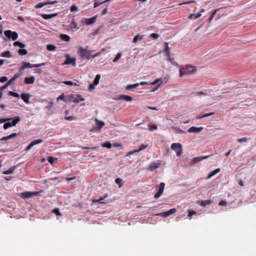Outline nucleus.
Here are the masks:
<instances>
[{
	"instance_id": "nucleus-1",
	"label": "nucleus",
	"mask_w": 256,
	"mask_h": 256,
	"mask_svg": "<svg viewBox=\"0 0 256 256\" xmlns=\"http://www.w3.org/2000/svg\"><path fill=\"white\" fill-rule=\"evenodd\" d=\"M94 52V50H88L86 48L80 47L78 50V52L81 58H84L87 60H90L91 58L98 56L101 54V52H98L95 54H92Z\"/></svg>"
},
{
	"instance_id": "nucleus-2",
	"label": "nucleus",
	"mask_w": 256,
	"mask_h": 256,
	"mask_svg": "<svg viewBox=\"0 0 256 256\" xmlns=\"http://www.w3.org/2000/svg\"><path fill=\"white\" fill-rule=\"evenodd\" d=\"M196 68L195 66H192L190 64L186 65L185 68H181L180 70V76L192 74L196 72Z\"/></svg>"
},
{
	"instance_id": "nucleus-3",
	"label": "nucleus",
	"mask_w": 256,
	"mask_h": 256,
	"mask_svg": "<svg viewBox=\"0 0 256 256\" xmlns=\"http://www.w3.org/2000/svg\"><path fill=\"white\" fill-rule=\"evenodd\" d=\"M12 118L11 122L10 121H7L4 124L3 128L4 130H6L12 126H15L20 121V118L19 116H16Z\"/></svg>"
},
{
	"instance_id": "nucleus-4",
	"label": "nucleus",
	"mask_w": 256,
	"mask_h": 256,
	"mask_svg": "<svg viewBox=\"0 0 256 256\" xmlns=\"http://www.w3.org/2000/svg\"><path fill=\"white\" fill-rule=\"evenodd\" d=\"M44 65H45V63L32 64H30V62H22V66L20 67V70H22L26 68H38V67L43 66Z\"/></svg>"
},
{
	"instance_id": "nucleus-5",
	"label": "nucleus",
	"mask_w": 256,
	"mask_h": 256,
	"mask_svg": "<svg viewBox=\"0 0 256 256\" xmlns=\"http://www.w3.org/2000/svg\"><path fill=\"white\" fill-rule=\"evenodd\" d=\"M171 148L174 150L176 156H181L182 152V145L180 143H173L171 145Z\"/></svg>"
},
{
	"instance_id": "nucleus-6",
	"label": "nucleus",
	"mask_w": 256,
	"mask_h": 256,
	"mask_svg": "<svg viewBox=\"0 0 256 256\" xmlns=\"http://www.w3.org/2000/svg\"><path fill=\"white\" fill-rule=\"evenodd\" d=\"M4 34L8 38H12V40H15L18 38V34L16 32L7 30L4 31Z\"/></svg>"
},
{
	"instance_id": "nucleus-7",
	"label": "nucleus",
	"mask_w": 256,
	"mask_h": 256,
	"mask_svg": "<svg viewBox=\"0 0 256 256\" xmlns=\"http://www.w3.org/2000/svg\"><path fill=\"white\" fill-rule=\"evenodd\" d=\"M65 57L66 58V60L64 62V64H62V65L72 64L73 66H76V58H70V56L68 54H66Z\"/></svg>"
},
{
	"instance_id": "nucleus-8",
	"label": "nucleus",
	"mask_w": 256,
	"mask_h": 256,
	"mask_svg": "<svg viewBox=\"0 0 256 256\" xmlns=\"http://www.w3.org/2000/svg\"><path fill=\"white\" fill-rule=\"evenodd\" d=\"M165 186V184L164 182H161L160 184L158 192L155 194L154 198H160L162 194Z\"/></svg>"
},
{
	"instance_id": "nucleus-9",
	"label": "nucleus",
	"mask_w": 256,
	"mask_h": 256,
	"mask_svg": "<svg viewBox=\"0 0 256 256\" xmlns=\"http://www.w3.org/2000/svg\"><path fill=\"white\" fill-rule=\"evenodd\" d=\"M176 212V209L175 208H174L170 209V210H169L168 211H166V212H164L159 213V214H157V215L166 218V217H167V216H170V214H174V212Z\"/></svg>"
},
{
	"instance_id": "nucleus-10",
	"label": "nucleus",
	"mask_w": 256,
	"mask_h": 256,
	"mask_svg": "<svg viewBox=\"0 0 256 256\" xmlns=\"http://www.w3.org/2000/svg\"><path fill=\"white\" fill-rule=\"evenodd\" d=\"M38 192H22L20 194V196L22 198H30L32 196H36Z\"/></svg>"
},
{
	"instance_id": "nucleus-11",
	"label": "nucleus",
	"mask_w": 256,
	"mask_h": 256,
	"mask_svg": "<svg viewBox=\"0 0 256 256\" xmlns=\"http://www.w3.org/2000/svg\"><path fill=\"white\" fill-rule=\"evenodd\" d=\"M42 142V140L39 139L32 142L25 149L26 151L29 150L34 145L40 144Z\"/></svg>"
},
{
	"instance_id": "nucleus-12",
	"label": "nucleus",
	"mask_w": 256,
	"mask_h": 256,
	"mask_svg": "<svg viewBox=\"0 0 256 256\" xmlns=\"http://www.w3.org/2000/svg\"><path fill=\"white\" fill-rule=\"evenodd\" d=\"M56 3H57L56 1H52V2H40V3H38L35 6V8H40L47 4H55Z\"/></svg>"
},
{
	"instance_id": "nucleus-13",
	"label": "nucleus",
	"mask_w": 256,
	"mask_h": 256,
	"mask_svg": "<svg viewBox=\"0 0 256 256\" xmlns=\"http://www.w3.org/2000/svg\"><path fill=\"white\" fill-rule=\"evenodd\" d=\"M202 129V127L197 128L195 126H192L188 128V131L189 132H201Z\"/></svg>"
},
{
	"instance_id": "nucleus-14",
	"label": "nucleus",
	"mask_w": 256,
	"mask_h": 256,
	"mask_svg": "<svg viewBox=\"0 0 256 256\" xmlns=\"http://www.w3.org/2000/svg\"><path fill=\"white\" fill-rule=\"evenodd\" d=\"M18 134L16 133H12L8 136H4L2 138L0 139V141H3V140H7L13 138H16L17 136H18Z\"/></svg>"
},
{
	"instance_id": "nucleus-15",
	"label": "nucleus",
	"mask_w": 256,
	"mask_h": 256,
	"mask_svg": "<svg viewBox=\"0 0 256 256\" xmlns=\"http://www.w3.org/2000/svg\"><path fill=\"white\" fill-rule=\"evenodd\" d=\"M210 155L204 156H198V157H196L194 158L192 160V162L194 164H196L197 162H200L201 160L206 159L210 156Z\"/></svg>"
},
{
	"instance_id": "nucleus-16",
	"label": "nucleus",
	"mask_w": 256,
	"mask_h": 256,
	"mask_svg": "<svg viewBox=\"0 0 256 256\" xmlns=\"http://www.w3.org/2000/svg\"><path fill=\"white\" fill-rule=\"evenodd\" d=\"M96 16H93V17L89 18H86L85 20V22L86 25L92 24L96 22Z\"/></svg>"
},
{
	"instance_id": "nucleus-17",
	"label": "nucleus",
	"mask_w": 256,
	"mask_h": 256,
	"mask_svg": "<svg viewBox=\"0 0 256 256\" xmlns=\"http://www.w3.org/2000/svg\"><path fill=\"white\" fill-rule=\"evenodd\" d=\"M58 14H42L41 16L44 20H48L56 16Z\"/></svg>"
},
{
	"instance_id": "nucleus-18",
	"label": "nucleus",
	"mask_w": 256,
	"mask_h": 256,
	"mask_svg": "<svg viewBox=\"0 0 256 256\" xmlns=\"http://www.w3.org/2000/svg\"><path fill=\"white\" fill-rule=\"evenodd\" d=\"M30 98V95L28 94L22 93L21 94V98L26 103L29 102Z\"/></svg>"
},
{
	"instance_id": "nucleus-19",
	"label": "nucleus",
	"mask_w": 256,
	"mask_h": 256,
	"mask_svg": "<svg viewBox=\"0 0 256 256\" xmlns=\"http://www.w3.org/2000/svg\"><path fill=\"white\" fill-rule=\"evenodd\" d=\"M160 166V163L154 162L150 165L148 170L150 171H153L157 169Z\"/></svg>"
},
{
	"instance_id": "nucleus-20",
	"label": "nucleus",
	"mask_w": 256,
	"mask_h": 256,
	"mask_svg": "<svg viewBox=\"0 0 256 256\" xmlns=\"http://www.w3.org/2000/svg\"><path fill=\"white\" fill-rule=\"evenodd\" d=\"M35 78L34 76H31L28 78H26L24 80V82L26 84H32L34 82Z\"/></svg>"
},
{
	"instance_id": "nucleus-21",
	"label": "nucleus",
	"mask_w": 256,
	"mask_h": 256,
	"mask_svg": "<svg viewBox=\"0 0 256 256\" xmlns=\"http://www.w3.org/2000/svg\"><path fill=\"white\" fill-rule=\"evenodd\" d=\"M147 147V146L146 145H144V144H142L140 147V148L137 150H132V152H129V154H132L134 153H136V152H138L141 150H144V149H145Z\"/></svg>"
},
{
	"instance_id": "nucleus-22",
	"label": "nucleus",
	"mask_w": 256,
	"mask_h": 256,
	"mask_svg": "<svg viewBox=\"0 0 256 256\" xmlns=\"http://www.w3.org/2000/svg\"><path fill=\"white\" fill-rule=\"evenodd\" d=\"M60 38L64 41L69 42L70 40V38L69 36L66 34H61L60 35Z\"/></svg>"
},
{
	"instance_id": "nucleus-23",
	"label": "nucleus",
	"mask_w": 256,
	"mask_h": 256,
	"mask_svg": "<svg viewBox=\"0 0 256 256\" xmlns=\"http://www.w3.org/2000/svg\"><path fill=\"white\" fill-rule=\"evenodd\" d=\"M201 16H202L201 12H198L195 14H192L190 16L189 18L196 20V19H197V18H200Z\"/></svg>"
},
{
	"instance_id": "nucleus-24",
	"label": "nucleus",
	"mask_w": 256,
	"mask_h": 256,
	"mask_svg": "<svg viewBox=\"0 0 256 256\" xmlns=\"http://www.w3.org/2000/svg\"><path fill=\"white\" fill-rule=\"evenodd\" d=\"M220 172V168H216V169L214 170H213L212 172H210L208 174V178H210L211 177L214 176L215 174H216Z\"/></svg>"
},
{
	"instance_id": "nucleus-25",
	"label": "nucleus",
	"mask_w": 256,
	"mask_h": 256,
	"mask_svg": "<svg viewBox=\"0 0 256 256\" xmlns=\"http://www.w3.org/2000/svg\"><path fill=\"white\" fill-rule=\"evenodd\" d=\"M0 56L5 58H10L12 55L10 54V52L8 50H7L1 53Z\"/></svg>"
},
{
	"instance_id": "nucleus-26",
	"label": "nucleus",
	"mask_w": 256,
	"mask_h": 256,
	"mask_svg": "<svg viewBox=\"0 0 256 256\" xmlns=\"http://www.w3.org/2000/svg\"><path fill=\"white\" fill-rule=\"evenodd\" d=\"M139 85V83H136L133 84H128L126 86V89L129 90L132 88H137Z\"/></svg>"
},
{
	"instance_id": "nucleus-27",
	"label": "nucleus",
	"mask_w": 256,
	"mask_h": 256,
	"mask_svg": "<svg viewBox=\"0 0 256 256\" xmlns=\"http://www.w3.org/2000/svg\"><path fill=\"white\" fill-rule=\"evenodd\" d=\"M15 170V167L12 168H10L9 170H5L2 172V174H12L14 172V170Z\"/></svg>"
},
{
	"instance_id": "nucleus-28",
	"label": "nucleus",
	"mask_w": 256,
	"mask_h": 256,
	"mask_svg": "<svg viewBox=\"0 0 256 256\" xmlns=\"http://www.w3.org/2000/svg\"><path fill=\"white\" fill-rule=\"evenodd\" d=\"M56 47L53 44H48L46 46V48L49 51H54L56 50Z\"/></svg>"
},
{
	"instance_id": "nucleus-29",
	"label": "nucleus",
	"mask_w": 256,
	"mask_h": 256,
	"mask_svg": "<svg viewBox=\"0 0 256 256\" xmlns=\"http://www.w3.org/2000/svg\"><path fill=\"white\" fill-rule=\"evenodd\" d=\"M115 182L118 185V187L120 188L123 185L122 180L120 178H116Z\"/></svg>"
},
{
	"instance_id": "nucleus-30",
	"label": "nucleus",
	"mask_w": 256,
	"mask_h": 256,
	"mask_svg": "<svg viewBox=\"0 0 256 256\" xmlns=\"http://www.w3.org/2000/svg\"><path fill=\"white\" fill-rule=\"evenodd\" d=\"M14 46H19L20 48H24L25 47V44H24L19 42V41L15 42L14 43Z\"/></svg>"
},
{
	"instance_id": "nucleus-31",
	"label": "nucleus",
	"mask_w": 256,
	"mask_h": 256,
	"mask_svg": "<svg viewBox=\"0 0 256 256\" xmlns=\"http://www.w3.org/2000/svg\"><path fill=\"white\" fill-rule=\"evenodd\" d=\"M100 78V74H97L96 76L94 81L93 82V83L94 85H97L98 84Z\"/></svg>"
},
{
	"instance_id": "nucleus-32",
	"label": "nucleus",
	"mask_w": 256,
	"mask_h": 256,
	"mask_svg": "<svg viewBox=\"0 0 256 256\" xmlns=\"http://www.w3.org/2000/svg\"><path fill=\"white\" fill-rule=\"evenodd\" d=\"M214 114V112H210V113H207V114H204L203 116L197 117V118L198 119L202 118H206V117H208V116H212Z\"/></svg>"
},
{
	"instance_id": "nucleus-33",
	"label": "nucleus",
	"mask_w": 256,
	"mask_h": 256,
	"mask_svg": "<svg viewBox=\"0 0 256 256\" xmlns=\"http://www.w3.org/2000/svg\"><path fill=\"white\" fill-rule=\"evenodd\" d=\"M150 130H156L158 128L156 124H150L148 125Z\"/></svg>"
},
{
	"instance_id": "nucleus-34",
	"label": "nucleus",
	"mask_w": 256,
	"mask_h": 256,
	"mask_svg": "<svg viewBox=\"0 0 256 256\" xmlns=\"http://www.w3.org/2000/svg\"><path fill=\"white\" fill-rule=\"evenodd\" d=\"M18 53L20 55H26L27 54L28 52L26 49L22 48L18 50Z\"/></svg>"
},
{
	"instance_id": "nucleus-35",
	"label": "nucleus",
	"mask_w": 256,
	"mask_h": 256,
	"mask_svg": "<svg viewBox=\"0 0 256 256\" xmlns=\"http://www.w3.org/2000/svg\"><path fill=\"white\" fill-rule=\"evenodd\" d=\"M102 146L108 148H110L112 146V144L109 142H106L102 144Z\"/></svg>"
},
{
	"instance_id": "nucleus-36",
	"label": "nucleus",
	"mask_w": 256,
	"mask_h": 256,
	"mask_svg": "<svg viewBox=\"0 0 256 256\" xmlns=\"http://www.w3.org/2000/svg\"><path fill=\"white\" fill-rule=\"evenodd\" d=\"M57 160L58 159L56 158H54L52 156H48V161L52 164L54 163V162L55 160Z\"/></svg>"
},
{
	"instance_id": "nucleus-37",
	"label": "nucleus",
	"mask_w": 256,
	"mask_h": 256,
	"mask_svg": "<svg viewBox=\"0 0 256 256\" xmlns=\"http://www.w3.org/2000/svg\"><path fill=\"white\" fill-rule=\"evenodd\" d=\"M210 204V200H203L201 201L200 205L203 206H205L206 205Z\"/></svg>"
},
{
	"instance_id": "nucleus-38",
	"label": "nucleus",
	"mask_w": 256,
	"mask_h": 256,
	"mask_svg": "<svg viewBox=\"0 0 256 256\" xmlns=\"http://www.w3.org/2000/svg\"><path fill=\"white\" fill-rule=\"evenodd\" d=\"M122 98L126 101H131L132 100V98L129 96L123 95Z\"/></svg>"
},
{
	"instance_id": "nucleus-39",
	"label": "nucleus",
	"mask_w": 256,
	"mask_h": 256,
	"mask_svg": "<svg viewBox=\"0 0 256 256\" xmlns=\"http://www.w3.org/2000/svg\"><path fill=\"white\" fill-rule=\"evenodd\" d=\"M165 52L166 53V56L168 57V58H170V48L168 46H166V48H165Z\"/></svg>"
},
{
	"instance_id": "nucleus-40",
	"label": "nucleus",
	"mask_w": 256,
	"mask_h": 256,
	"mask_svg": "<svg viewBox=\"0 0 256 256\" xmlns=\"http://www.w3.org/2000/svg\"><path fill=\"white\" fill-rule=\"evenodd\" d=\"M70 10L72 12L77 11L78 10V8L74 4L70 8Z\"/></svg>"
},
{
	"instance_id": "nucleus-41",
	"label": "nucleus",
	"mask_w": 256,
	"mask_h": 256,
	"mask_svg": "<svg viewBox=\"0 0 256 256\" xmlns=\"http://www.w3.org/2000/svg\"><path fill=\"white\" fill-rule=\"evenodd\" d=\"M9 94L10 96H12L16 97V98H18L20 96L18 94L15 92H12V91H10L9 92Z\"/></svg>"
},
{
	"instance_id": "nucleus-42",
	"label": "nucleus",
	"mask_w": 256,
	"mask_h": 256,
	"mask_svg": "<svg viewBox=\"0 0 256 256\" xmlns=\"http://www.w3.org/2000/svg\"><path fill=\"white\" fill-rule=\"evenodd\" d=\"M142 37H140V34H137L134 37V38L133 39V42L136 43L138 42V39H142Z\"/></svg>"
},
{
	"instance_id": "nucleus-43",
	"label": "nucleus",
	"mask_w": 256,
	"mask_h": 256,
	"mask_svg": "<svg viewBox=\"0 0 256 256\" xmlns=\"http://www.w3.org/2000/svg\"><path fill=\"white\" fill-rule=\"evenodd\" d=\"M122 56V54L120 52H118L115 58L113 60V62H116L117 60H118Z\"/></svg>"
},
{
	"instance_id": "nucleus-44",
	"label": "nucleus",
	"mask_w": 256,
	"mask_h": 256,
	"mask_svg": "<svg viewBox=\"0 0 256 256\" xmlns=\"http://www.w3.org/2000/svg\"><path fill=\"white\" fill-rule=\"evenodd\" d=\"M218 10H214V12H212L210 16V18H209V21L210 22H211L213 18L214 17L215 14H216V12Z\"/></svg>"
},
{
	"instance_id": "nucleus-45",
	"label": "nucleus",
	"mask_w": 256,
	"mask_h": 256,
	"mask_svg": "<svg viewBox=\"0 0 256 256\" xmlns=\"http://www.w3.org/2000/svg\"><path fill=\"white\" fill-rule=\"evenodd\" d=\"M97 124L100 126L99 129L100 130L104 125V123L102 121H98L96 120Z\"/></svg>"
},
{
	"instance_id": "nucleus-46",
	"label": "nucleus",
	"mask_w": 256,
	"mask_h": 256,
	"mask_svg": "<svg viewBox=\"0 0 256 256\" xmlns=\"http://www.w3.org/2000/svg\"><path fill=\"white\" fill-rule=\"evenodd\" d=\"M52 212L57 216H61V214L60 213L58 208H54L52 210Z\"/></svg>"
},
{
	"instance_id": "nucleus-47",
	"label": "nucleus",
	"mask_w": 256,
	"mask_h": 256,
	"mask_svg": "<svg viewBox=\"0 0 256 256\" xmlns=\"http://www.w3.org/2000/svg\"><path fill=\"white\" fill-rule=\"evenodd\" d=\"M78 97L79 98L78 99L75 100L74 101L76 102H79L80 101H84V100L80 95H78Z\"/></svg>"
},
{
	"instance_id": "nucleus-48",
	"label": "nucleus",
	"mask_w": 256,
	"mask_h": 256,
	"mask_svg": "<svg viewBox=\"0 0 256 256\" xmlns=\"http://www.w3.org/2000/svg\"><path fill=\"white\" fill-rule=\"evenodd\" d=\"M64 118L66 120H70V121L76 120V118L73 116H65Z\"/></svg>"
},
{
	"instance_id": "nucleus-49",
	"label": "nucleus",
	"mask_w": 256,
	"mask_h": 256,
	"mask_svg": "<svg viewBox=\"0 0 256 256\" xmlns=\"http://www.w3.org/2000/svg\"><path fill=\"white\" fill-rule=\"evenodd\" d=\"M12 118H0V123L6 122L7 121H11Z\"/></svg>"
},
{
	"instance_id": "nucleus-50",
	"label": "nucleus",
	"mask_w": 256,
	"mask_h": 256,
	"mask_svg": "<svg viewBox=\"0 0 256 256\" xmlns=\"http://www.w3.org/2000/svg\"><path fill=\"white\" fill-rule=\"evenodd\" d=\"M9 85H10V84L8 82L6 84L0 88V90L2 91V90L6 89Z\"/></svg>"
},
{
	"instance_id": "nucleus-51",
	"label": "nucleus",
	"mask_w": 256,
	"mask_h": 256,
	"mask_svg": "<svg viewBox=\"0 0 256 256\" xmlns=\"http://www.w3.org/2000/svg\"><path fill=\"white\" fill-rule=\"evenodd\" d=\"M103 4H104V2H95L94 4V7L96 8Z\"/></svg>"
},
{
	"instance_id": "nucleus-52",
	"label": "nucleus",
	"mask_w": 256,
	"mask_h": 256,
	"mask_svg": "<svg viewBox=\"0 0 256 256\" xmlns=\"http://www.w3.org/2000/svg\"><path fill=\"white\" fill-rule=\"evenodd\" d=\"M159 34L155 33H152L150 34V37L152 38L156 39L159 37Z\"/></svg>"
},
{
	"instance_id": "nucleus-53",
	"label": "nucleus",
	"mask_w": 256,
	"mask_h": 256,
	"mask_svg": "<svg viewBox=\"0 0 256 256\" xmlns=\"http://www.w3.org/2000/svg\"><path fill=\"white\" fill-rule=\"evenodd\" d=\"M8 80V78L6 76H2L0 78V82L3 83Z\"/></svg>"
},
{
	"instance_id": "nucleus-54",
	"label": "nucleus",
	"mask_w": 256,
	"mask_h": 256,
	"mask_svg": "<svg viewBox=\"0 0 256 256\" xmlns=\"http://www.w3.org/2000/svg\"><path fill=\"white\" fill-rule=\"evenodd\" d=\"M64 94H61L60 96L57 98H56V100L57 101H59L60 100H64Z\"/></svg>"
},
{
	"instance_id": "nucleus-55",
	"label": "nucleus",
	"mask_w": 256,
	"mask_h": 256,
	"mask_svg": "<svg viewBox=\"0 0 256 256\" xmlns=\"http://www.w3.org/2000/svg\"><path fill=\"white\" fill-rule=\"evenodd\" d=\"M246 140H247L246 138H242L238 139V142L240 143V142H246Z\"/></svg>"
},
{
	"instance_id": "nucleus-56",
	"label": "nucleus",
	"mask_w": 256,
	"mask_h": 256,
	"mask_svg": "<svg viewBox=\"0 0 256 256\" xmlns=\"http://www.w3.org/2000/svg\"><path fill=\"white\" fill-rule=\"evenodd\" d=\"M104 200L103 198H100L98 200H94V202H100V204L104 203L102 200Z\"/></svg>"
},
{
	"instance_id": "nucleus-57",
	"label": "nucleus",
	"mask_w": 256,
	"mask_h": 256,
	"mask_svg": "<svg viewBox=\"0 0 256 256\" xmlns=\"http://www.w3.org/2000/svg\"><path fill=\"white\" fill-rule=\"evenodd\" d=\"M63 83L69 86H72L74 84L73 82L71 81H64L63 82Z\"/></svg>"
},
{
	"instance_id": "nucleus-58",
	"label": "nucleus",
	"mask_w": 256,
	"mask_h": 256,
	"mask_svg": "<svg viewBox=\"0 0 256 256\" xmlns=\"http://www.w3.org/2000/svg\"><path fill=\"white\" fill-rule=\"evenodd\" d=\"M95 86L94 83L90 84L88 89L90 90H94L95 88Z\"/></svg>"
},
{
	"instance_id": "nucleus-59",
	"label": "nucleus",
	"mask_w": 256,
	"mask_h": 256,
	"mask_svg": "<svg viewBox=\"0 0 256 256\" xmlns=\"http://www.w3.org/2000/svg\"><path fill=\"white\" fill-rule=\"evenodd\" d=\"M226 204H227L226 202L224 200H221L219 202V205L221 206H226Z\"/></svg>"
},
{
	"instance_id": "nucleus-60",
	"label": "nucleus",
	"mask_w": 256,
	"mask_h": 256,
	"mask_svg": "<svg viewBox=\"0 0 256 256\" xmlns=\"http://www.w3.org/2000/svg\"><path fill=\"white\" fill-rule=\"evenodd\" d=\"M195 214H196V212H195L194 210H190L188 212V216H191L192 215Z\"/></svg>"
},
{
	"instance_id": "nucleus-61",
	"label": "nucleus",
	"mask_w": 256,
	"mask_h": 256,
	"mask_svg": "<svg viewBox=\"0 0 256 256\" xmlns=\"http://www.w3.org/2000/svg\"><path fill=\"white\" fill-rule=\"evenodd\" d=\"M112 146H113L114 147H117V148H118V147H121L122 146L120 143H115V144H113Z\"/></svg>"
},
{
	"instance_id": "nucleus-62",
	"label": "nucleus",
	"mask_w": 256,
	"mask_h": 256,
	"mask_svg": "<svg viewBox=\"0 0 256 256\" xmlns=\"http://www.w3.org/2000/svg\"><path fill=\"white\" fill-rule=\"evenodd\" d=\"M20 76H21V73L18 72L14 75V77L15 79L16 80V78H19Z\"/></svg>"
},
{
	"instance_id": "nucleus-63",
	"label": "nucleus",
	"mask_w": 256,
	"mask_h": 256,
	"mask_svg": "<svg viewBox=\"0 0 256 256\" xmlns=\"http://www.w3.org/2000/svg\"><path fill=\"white\" fill-rule=\"evenodd\" d=\"M20 76H21V73L18 72L14 75V77L15 79L16 80V78H19Z\"/></svg>"
},
{
	"instance_id": "nucleus-64",
	"label": "nucleus",
	"mask_w": 256,
	"mask_h": 256,
	"mask_svg": "<svg viewBox=\"0 0 256 256\" xmlns=\"http://www.w3.org/2000/svg\"><path fill=\"white\" fill-rule=\"evenodd\" d=\"M16 80L14 77H12V78L8 82L10 84L12 83L14 80Z\"/></svg>"
}]
</instances>
